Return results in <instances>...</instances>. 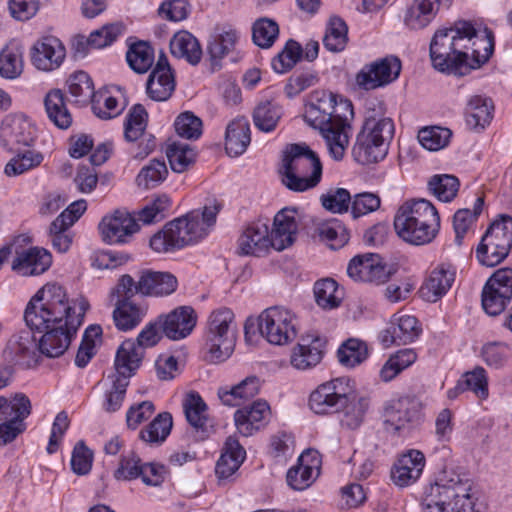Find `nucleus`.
Here are the masks:
<instances>
[{"mask_svg": "<svg viewBox=\"0 0 512 512\" xmlns=\"http://www.w3.org/2000/svg\"><path fill=\"white\" fill-rule=\"evenodd\" d=\"M237 335L235 315L229 308L222 307L211 312L208 317L204 349L210 362H222L233 353Z\"/></svg>", "mask_w": 512, "mask_h": 512, "instance_id": "nucleus-8", "label": "nucleus"}, {"mask_svg": "<svg viewBox=\"0 0 512 512\" xmlns=\"http://www.w3.org/2000/svg\"><path fill=\"white\" fill-rule=\"evenodd\" d=\"M177 287V279L166 272H144L139 281V293L150 296H164L173 293Z\"/></svg>", "mask_w": 512, "mask_h": 512, "instance_id": "nucleus-36", "label": "nucleus"}, {"mask_svg": "<svg viewBox=\"0 0 512 512\" xmlns=\"http://www.w3.org/2000/svg\"><path fill=\"white\" fill-rule=\"evenodd\" d=\"M159 326L170 340H181L191 334L197 323L195 310L190 306H180L166 315H160Z\"/></svg>", "mask_w": 512, "mask_h": 512, "instance_id": "nucleus-21", "label": "nucleus"}, {"mask_svg": "<svg viewBox=\"0 0 512 512\" xmlns=\"http://www.w3.org/2000/svg\"><path fill=\"white\" fill-rule=\"evenodd\" d=\"M44 160V155L35 150H26L12 157L4 168V173L8 177L22 175L38 166Z\"/></svg>", "mask_w": 512, "mask_h": 512, "instance_id": "nucleus-49", "label": "nucleus"}, {"mask_svg": "<svg viewBox=\"0 0 512 512\" xmlns=\"http://www.w3.org/2000/svg\"><path fill=\"white\" fill-rule=\"evenodd\" d=\"M512 299V269L503 268L493 273L482 289L484 311L491 316L502 313Z\"/></svg>", "mask_w": 512, "mask_h": 512, "instance_id": "nucleus-11", "label": "nucleus"}, {"mask_svg": "<svg viewBox=\"0 0 512 512\" xmlns=\"http://www.w3.org/2000/svg\"><path fill=\"white\" fill-rule=\"evenodd\" d=\"M415 416V411L409 408L407 401L398 400L386 407L384 423L388 431L400 433L408 428Z\"/></svg>", "mask_w": 512, "mask_h": 512, "instance_id": "nucleus-43", "label": "nucleus"}, {"mask_svg": "<svg viewBox=\"0 0 512 512\" xmlns=\"http://www.w3.org/2000/svg\"><path fill=\"white\" fill-rule=\"evenodd\" d=\"M52 264V256L48 250L31 247L17 252L11 268L22 276L40 275L47 271Z\"/></svg>", "mask_w": 512, "mask_h": 512, "instance_id": "nucleus-27", "label": "nucleus"}, {"mask_svg": "<svg viewBox=\"0 0 512 512\" xmlns=\"http://www.w3.org/2000/svg\"><path fill=\"white\" fill-rule=\"evenodd\" d=\"M394 131V122L391 118L383 114L368 112L359 133L376 140L383 139V141L390 143L393 139Z\"/></svg>", "mask_w": 512, "mask_h": 512, "instance_id": "nucleus-42", "label": "nucleus"}, {"mask_svg": "<svg viewBox=\"0 0 512 512\" xmlns=\"http://www.w3.org/2000/svg\"><path fill=\"white\" fill-rule=\"evenodd\" d=\"M166 156L171 169L174 172L182 173L194 161L195 154L188 144L172 142L166 148Z\"/></svg>", "mask_w": 512, "mask_h": 512, "instance_id": "nucleus-61", "label": "nucleus"}, {"mask_svg": "<svg viewBox=\"0 0 512 512\" xmlns=\"http://www.w3.org/2000/svg\"><path fill=\"white\" fill-rule=\"evenodd\" d=\"M339 362L346 367H355L368 357V348L365 342L358 339H348L338 349Z\"/></svg>", "mask_w": 512, "mask_h": 512, "instance_id": "nucleus-55", "label": "nucleus"}, {"mask_svg": "<svg viewBox=\"0 0 512 512\" xmlns=\"http://www.w3.org/2000/svg\"><path fill=\"white\" fill-rule=\"evenodd\" d=\"M162 334L163 333L161 327L159 326V319H157V321L149 323L145 326V328L139 333L136 341L131 339L125 340L117 351H120L125 343H132L134 347V353L139 354V360L137 361L138 369L144 355V348L156 345L160 341Z\"/></svg>", "mask_w": 512, "mask_h": 512, "instance_id": "nucleus-54", "label": "nucleus"}, {"mask_svg": "<svg viewBox=\"0 0 512 512\" xmlns=\"http://www.w3.org/2000/svg\"><path fill=\"white\" fill-rule=\"evenodd\" d=\"M31 414V402L24 394H16L2 410L0 446L13 442L26 430L25 419Z\"/></svg>", "mask_w": 512, "mask_h": 512, "instance_id": "nucleus-14", "label": "nucleus"}, {"mask_svg": "<svg viewBox=\"0 0 512 512\" xmlns=\"http://www.w3.org/2000/svg\"><path fill=\"white\" fill-rule=\"evenodd\" d=\"M270 247L268 226L261 221L249 224L238 239V253L241 255L260 256Z\"/></svg>", "mask_w": 512, "mask_h": 512, "instance_id": "nucleus-30", "label": "nucleus"}, {"mask_svg": "<svg viewBox=\"0 0 512 512\" xmlns=\"http://www.w3.org/2000/svg\"><path fill=\"white\" fill-rule=\"evenodd\" d=\"M139 354L134 353L133 344L127 342L120 351H117L115 358V371L108 375L111 381V388L105 393L103 409L108 413L116 412L122 406L129 378L137 370Z\"/></svg>", "mask_w": 512, "mask_h": 512, "instance_id": "nucleus-9", "label": "nucleus"}, {"mask_svg": "<svg viewBox=\"0 0 512 512\" xmlns=\"http://www.w3.org/2000/svg\"><path fill=\"white\" fill-rule=\"evenodd\" d=\"M257 321L260 334L270 344L286 345L297 336L296 315L285 307H269L259 315Z\"/></svg>", "mask_w": 512, "mask_h": 512, "instance_id": "nucleus-10", "label": "nucleus"}, {"mask_svg": "<svg viewBox=\"0 0 512 512\" xmlns=\"http://www.w3.org/2000/svg\"><path fill=\"white\" fill-rule=\"evenodd\" d=\"M81 324L80 317L73 316L70 325L57 326L45 331L37 344L38 353L48 358H57L63 355Z\"/></svg>", "mask_w": 512, "mask_h": 512, "instance_id": "nucleus-18", "label": "nucleus"}, {"mask_svg": "<svg viewBox=\"0 0 512 512\" xmlns=\"http://www.w3.org/2000/svg\"><path fill=\"white\" fill-rule=\"evenodd\" d=\"M44 107L48 119L59 129H68L73 122L67 108L65 95L60 89L50 90L44 97Z\"/></svg>", "mask_w": 512, "mask_h": 512, "instance_id": "nucleus-40", "label": "nucleus"}, {"mask_svg": "<svg viewBox=\"0 0 512 512\" xmlns=\"http://www.w3.org/2000/svg\"><path fill=\"white\" fill-rule=\"evenodd\" d=\"M175 89V80L167 57L161 54L152 70L147 84L148 96L155 101H166Z\"/></svg>", "mask_w": 512, "mask_h": 512, "instance_id": "nucleus-26", "label": "nucleus"}, {"mask_svg": "<svg viewBox=\"0 0 512 512\" xmlns=\"http://www.w3.org/2000/svg\"><path fill=\"white\" fill-rule=\"evenodd\" d=\"M172 428V417L169 413L158 414L150 424L141 430L140 438L150 444L162 443L170 434Z\"/></svg>", "mask_w": 512, "mask_h": 512, "instance_id": "nucleus-53", "label": "nucleus"}, {"mask_svg": "<svg viewBox=\"0 0 512 512\" xmlns=\"http://www.w3.org/2000/svg\"><path fill=\"white\" fill-rule=\"evenodd\" d=\"M36 137L35 125L22 114L9 115L0 127V142L7 150L18 146H30Z\"/></svg>", "mask_w": 512, "mask_h": 512, "instance_id": "nucleus-15", "label": "nucleus"}, {"mask_svg": "<svg viewBox=\"0 0 512 512\" xmlns=\"http://www.w3.org/2000/svg\"><path fill=\"white\" fill-rule=\"evenodd\" d=\"M24 68L23 53L17 45L5 46L0 52V76L14 80L21 76Z\"/></svg>", "mask_w": 512, "mask_h": 512, "instance_id": "nucleus-44", "label": "nucleus"}, {"mask_svg": "<svg viewBox=\"0 0 512 512\" xmlns=\"http://www.w3.org/2000/svg\"><path fill=\"white\" fill-rule=\"evenodd\" d=\"M320 455L315 450H307L298 458L286 476L287 484L294 490L302 491L312 485L320 473Z\"/></svg>", "mask_w": 512, "mask_h": 512, "instance_id": "nucleus-22", "label": "nucleus"}, {"mask_svg": "<svg viewBox=\"0 0 512 512\" xmlns=\"http://www.w3.org/2000/svg\"><path fill=\"white\" fill-rule=\"evenodd\" d=\"M167 174L168 170L165 162L153 159L142 167L136 177V182L139 187L151 189L162 183L166 179Z\"/></svg>", "mask_w": 512, "mask_h": 512, "instance_id": "nucleus-56", "label": "nucleus"}, {"mask_svg": "<svg viewBox=\"0 0 512 512\" xmlns=\"http://www.w3.org/2000/svg\"><path fill=\"white\" fill-rule=\"evenodd\" d=\"M182 406L186 420L194 429L197 439L203 440L208 437L212 425L208 418V407L199 393L194 391L187 393Z\"/></svg>", "mask_w": 512, "mask_h": 512, "instance_id": "nucleus-29", "label": "nucleus"}, {"mask_svg": "<svg viewBox=\"0 0 512 512\" xmlns=\"http://www.w3.org/2000/svg\"><path fill=\"white\" fill-rule=\"evenodd\" d=\"M472 484L466 474L445 468L434 483L425 487L422 512H471Z\"/></svg>", "mask_w": 512, "mask_h": 512, "instance_id": "nucleus-5", "label": "nucleus"}, {"mask_svg": "<svg viewBox=\"0 0 512 512\" xmlns=\"http://www.w3.org/2000/svg\"><path fill=\"white\" fill-rule=\"evenodd\" d=\"M397 235L413 245L430 243L440 228V217L434 205L426 199L405 202L394 218Z\"/></svg>", "mask_w": 512, "mask_h": 512, "instance_id": "nucleus-6", "label": "nucleus"}, {"mask_svg": "<svg viewBox=\"0 0 512 512\" xmlns=\"http://www.w3.org/2000/svg\"><path fill=\"white\" fill-rule=\"evenodd\" d=\"M298 211L296 208L285 207L274 217L273 228L269 235L271 247L282 251L291 246L298 233Z\"/></svg>", "mask_w": 512, "mask_h": 512, "instance_id": "nucleus-23", "label": "nucleus"}, {"mask_svg": "<svg viewBox=\"0 0 512 512\" xmlns=\"http://www.w3.org/2000/svg\"><path fill=\"white\" fill-rule=\"evenodd\" d=\"M457 389L472 391L479 398L488 396V379L483 367H476L472 371L464 373L457 382Z\"/></svg>", "mask_w": 512, "mask_h": 512, "instance_id": "nucleus-59", "label": "nucleus"}, {"mask_svg": "<svg viewBox=\"0 0 512 512\" xmlns=\"http://www.w3.org/2000/svg\"><path fill=\"white\" fill-rule=\"evenodd\" d=\"M451 131L444 127H426L419 131L418 140L427 150L438 151L446 147L451 138Z\"/></svg>", "mask_w": 512, "mask_h": 512, "instance_id": "nucleus-63", "label": "nucleus"}, {"mask_svg": "<svg viewBox=\"0 0 512 512\" xmlns=\"http://www.w3.org/2000/svg\"><path fill=\"white\" fill-rule=\"evenodd\" d=\"M421 328L418 320L411 315L394 314L387 327L379 334V340L385 347L393 344L405 345L418 338Z\"/></svg>", "mask_w": 512, "mask_h": 512, "instance_id": "nucleus-20", "label": "nucleus"}, {"mask_svg": "<svg viewBox=\"0 0 512 512\" xmlns=\"http://www.w3.org/2000/svg\"><path fill=\"white\" fill-rule=\"evenodd\" d=\"M369 408V400L366 397L349 399L347 404L342 407L343 413L340 419L341 425L349 429L358 428L364 420L365 414Z\"/></svg>", "mask_w": 512, "mask_h": 512, "instance_id": "nucleus-57", "label": "nucleus"}, {"mask_svg": "<svg viewBox=\"0 0 512 512\" xmlns=\"http://www.w3.org/2000/svg\"><path fill=\"white\" fill-rule=\"evenodd\" d=\"M322 163L316 152L306 144H292L284 152L279 173L282 183L294 192L316 187L322 178Z\"/></svg>", "mask_w": 512, "mask_h": 512, "instance_id": "nucleus-7", "label": "nucleus"}, {"mask_svg": "<svg viewBox=\"0 0 512 512\" xmlns=\"http://www.w3.org/2000/svg\"><path fill=\"white\" fill-rule=\"evenodd\" d=\"M147 119L148 114L142 105L136 104L130 109L124 124V135L127 141H136L143 135Z\"/></svg>", "mask_w": 512, "mask_h": 512, "instance_id": "nucleus-60", "label": "nucleus"}, {"mask_svg": "<svg viewBox=\"0 0 512 512\" xmlns=\"http://www.w3.org/2000/svg\"><path fill=\"white\" fill-rule=\"evenodd\" d=\"M88 308L86 299H77L72 305L61 285L48 283L28 302L24 320L30 329L43 332L57 326L70 325L73 316H79L82 322Z\"/></svg>", "mask_w": 512, "mask_h": 512, "instance_id": "nucleus-3", "label": "nucleus"}, {"mask_svg": "<svg viewBox=\"0 0 512 512\" xmlns=\"http://www.w3.org/2000/svg\"><path fill=\"white\" fill-rule=\"evenodd\" d=\"M417 359V354L413 349L406 348L397 351L391 355L382 366L379 376L382 381L389 382L393 380L404 369L411 366Z\"/></svg>", "mask_w": 512, "mask_h": 512, "instance_id": "nucleus-47", "label": "nucleus"}, {"mask_svg": "<svg viewBox=\"0 0 512 512\" xmlns=\"http://www.w3.org/2000/svg\"><path fill=\"white\" fill-rule=\"evenodd\" d=\"M459 180L454 175L438 174L428 181L429 191L442 202L452 201L459 190Z\"/></svg>", "mask_w": 512, "mask_h": 512, "instance_id": "nucleus-51", "label": "nucleus"}, {"mask_svg": "<svg viewBox=\"0 0 512 512\" xmlns=\"http://www.w3.org/2000/svg\"><path fill=\"white\" fill-rule=\"evenodd\" d=\"M483 237L509 252L512 247V218L501 216L489 226Z\"/></svg>", "mask_w": 512, "mask_h": 512, "instance_id": "nucleus-58", "label": "nucleus"}, {"mask_svg": "<svg viewBox=\"0 0 512 512\" xmlns=\"http://www.w3.org/2000/svg\"><path fill=\"white\" fill-rule=\"evenodd\" d=\"M123 33V25L121 23H111L102 26L90 33L87 38L81 37L75 43L77 52L83 54L91 49H101L111 45Z\"/></svg>", "mask_w": 512, "mask_h": 512, "instance_id": "nucleus-39", "label": "nucleus"}, {"mask_svg": "<svg viewBox=\"0 0 512 512\" xmlns=\"http://www.w3.org/2000/svg\"><path fill=\"white\" fill-rule=\"evenodd\" d=\"M483 206L484 198L477 197L473 205V211L463 208L455 212L453 217V227L456 234L455 241L458 245L462 243L464 235L481 214Z\"/></svg>", "mask_w": 512, "mask_h": 512, "instance_id": "nucleus-52", "label": "nucleus"}, {"mask_svg": "<svg viewBox=\"0 0 512 512\" xmlns=\"http://www.w3.org/2000/svg\"><path fill=\"white\" fill-rule=\"evenodd\" d=\"M216 203L197 209L169 222L150 239V247L158 253L173 252L205 238L216 223Z\"/></svg>", "mask_w": 512, "mask_h": 512, "instance_id": "nucleus-4", "label": "nucleus"}, {"mask_svg": "<svg viewBox=\"0 0 512 512\" xmlns=\"http://www.w3.org/2000/svg\"><path fill=\"white\" fill-rule=\"evenodd\" d=\"M270 407L266 401H255L249 406L238 409L234 413V422L238 432L251 436L262 429L268 422Z\"/></svg>", "mask_w": 512, "mask_h": 512, "instance_id": "nucleus-28", "label": "nucleus"}, {"mask_svg": "<svg viewBox=\"0 0 512 512\" xmlns=\"http://www.w3.org/2000/svg\"><path fill=\"white\" fill-rule=\"evenodd\" d=\"M146 307L128 299H118L113 310L115 326L121 331H130L137 327L146 315Z\"/></svg>", "mask_w": 512, "mask_h": 512, "instance_id": "nucleus-38", "label": "nucleus"}, {"mask_svg": "<svg viewBox=\"0 0 512 512\" xmlns=\"http://www.w3.org/2000/svg\"><path fill=\"white\" fill-rule=\"evenodd\" d=\"M171 53L178 58H185L190 64L200 62L202 49L198 40L187 31L176 33L170 41Z\"/></svg>", "mask_w": 512, "mask_h": 512, "instance_id": "nucleus-41", "label": "nucleus"}, {"mask_svg": "<svg viewBox=\"0 0 512 512\" xmlns=\"http://www.w3.org/2000/svg\"><path fill=\"white\" fill-rule=\"evenodd\" d=\"M261 382L256 376H248L232 387H222L218 390L221 402L229 407L242 405L254 398L260 391Z\"/></svg>", "mask_w": 512, "mask_h": 512, "instance_id": "nucleus-32", "label": "nucleus"}, {"mask_svg": "<svg viewBox=\"0 0 512 512\" xmlns=\"http://www.w3.org/2000/svg\"><path fill=\"white\" fill-rule=\"evenodd\" d=\"M98 229L104 242L118 244L126 243L138 231L139 225L129 212L116 210L101 220Z\"/></svg>", "mask_w": 512, "mask_h": 512, "instance_id": "nucleus-19", "label": "nucleus"}, {"mask_svg": "<svg viewBox=\"0 0 512 512\" xmlns=\"http://www.w3.org/2000/svg\"><path fill=\"white\" fill-rule=\"evenodd\" d=\"M320 239L332 249H338L344 246L349 240V234L346 228L338 220L323 223L317 228Z\"/></svg>", "mask_w": 512, "mask_h": 512, "instance_id": "nucleus-64", "label": "nucleus"}, {"mask_svg": "<svg viewBox=\"0 0 512 512\" xmlns=\"http://www.w3.org/2000/svg\"><path fill=\"white\" fill-rule=\"evenodd\" d=\"M2 357L9 366H35L38 363L39 353L32 333L30 331H21L13 335L8 340Z\"/></svg>", "mask_w": 512, "mask_h": 512, "instance_id": "nucleus-16", "label": "nucleus"}, {"mask_svg": "<svg viewBox=\"0 0 512 512\" xmlns=\"http://www.w3.org/2000/svg\"><path fill=\"white\" fill-rule=\"evenodd\" d=\"M354 112L350 100L324 90L314 91L305 106L304 120L323 136L329 155L343 159L349 145Z\"/></svg>", "mask_w": 512, "mask_h": 512, "instance_id": "nucleus-2", "label": "nucleus"}, {"mask_svg": "<svg viewBox=\"0 0 512 512\" xmlns=\"http://www.w3.org/2000/svg\"><path fill=\"white\" fill-rule=\"evenodd\" d=\"M246 457L244 448L234 437H228L225 442L224 451L216 463L215 472L220 479H227L232 476L243 463Z\"/></svg>", "mask_w": 512, "mask_h": 512, "instance_id": "nucleus-37", "label": "nucleus"}, {"mask_svg": "<svg viewBox=\"0 0 512 512\" xmlns=\"http://www.w3.org/2000/svg\"><path fill=\"white\" fill-rule=\"evenodd\" d=\"M389 145L390 143L383 139L376 140L358 133L352 147V156L357 163L362 165L377 163L386 157Z\"/></svg>", "mask_w": 512, "mask_h": 512, "instance_id": "nucleus-31", "label": "nucleus"}, {"mask_svg": "<svg viewBox=\"0 0 512 512\" xmlns=\"http://www.w3.org/2000/svg\"><path fill=\"white\" fill-rule=\"evenodd\" d=\"M348 42V27L339 17H331L323 37L324 47L333 53L341 52Z\"/></svg>", "mask_w": 512, "mask_h": 512, "instance_id": "nucleus-48", "label": "nucleus"}, {"mask_svg": "<svg viewBox=\"0 0 512 512\" xmlns=\"http://www.w3.org/2000/svg\"><path fill=\"white\" fill-rule=\"evenodd\" d=\"M348 380L336 378L317 387L310 395L309 406L316 414L338 412L348 402Z\"/></svg>", "mask_w": 512, "mask_h": 512, "instance_id": "nucleus-13", "label": "nucleus"}, {"mask_svg": "<svg viewBox=\"0 0 512 512\" xmlns=\"http://www.w3.org/2000/svg\"><path fill=\"white\" fill-rule=\"evenodd\" d=\"M324 342L315 337L304 338L302 342L293 349L291 364L298 370L310 369L320 363L323 357Z\"/></svg>", "mask_w": 512, "mask_h": 512, "instance_id": "nucleus-33", "label": "nucleus"}, {"mask_svg": "<svg viewBox=\"0 0 512 512\" xmlns=\"http://www.w3.org/2000/svg\"><path fill=\"white\" fill-rule=\"evenodd\" d=\"M283 114L282 107L274 101L260 102L254 109L253 122L263 132L273 131Z\"/></svg>", "mask_w": 512, "mask_h": 512, "instance_id": "nucleus-45", "label": "nucleus"}, {"mask_svg": "<svg viewBox=\"0 0 512 512\" xmlns=\"http://www.w3.org/2000/svg\"><path fill=\"white\" fill-rule=\"evenodd\" d=\"M126 59L132 70L143 74L151 68L154 62V50L147 42L140 41L129 47Z\"/></svg>", "mask_w": 512, "mask_h": 512, "instance_id": "nucleus-50", "label": "nucleus"}, {"mask_svg": "<svg viewBox=\"0 0 512 512\" xmlns=\"http://www.w3.org/2000/svg\"><path fill=\"white\" fill-rule=\"evenodd\" d=\"M425 467V456L419 450H409L401 455L391 468V480L400 487L405 488L418 481Z\"/></svg>", "mask_w": 512, "mask_h": 512, "instance_id": "nucleus-25", "label": "nucleus"}, {"mask_svg": "<svg viewBox=\"0 0 512 512\" xmlns=\"http://www.w3.org/2000/svg\"><path fill=\"white\" fill-rule=\"evenodd\" d=\"M314 296L318 306L331 310L340 305L343 294L335 280L325 278L315 282Z\"/></svg>", "mask_w": 512, "mask_h": 512, "instance_id": "nucleus-46", "label": "nucleus"}, {"mask_svg": "<svg viewBox=\"0 0 512 512\" xmlns=\"http://www.w3.org/2000/svg\"><path fill=\"white\" fill-rule=\"evenodd\" d=\"M456 277V268L450 263H440L431 270L420 287L419 293L427 302H437L452 287Z\"/></svg>", "mask_w": 512, "mask_h": 512, "instance_id": "nucleus-24", "label": "nucleus"}, {"mask_svg": "<svg viewBox=\"0 0 512 512\" xmlns=\"http://www.w3.org/2000/svg\"><path fill=\"white\" fill-rule=\"evenodd\" d=\"M494 51V35L487 27L477 29L469 21H457L438 29L430 43L433 67L449 74L464 75L488 61Z\"/></svg>", "mask_w": 512, "mask_h": 512, "instance_id": "nucleus-1", "label": "nucleus"}, {"mask_svg": "<svg viewBox=\"0 0 512 512\" xmlns=\"http://www.w3.org/2000/svg\"><path fill=\"white\" fill-rule=\"evenodd\" d=\"M400 71V60L394 56H387L364 65L356 74L355 81L363 90H374L395 81Z\"/></svg>", "mask_w": 512, "mask_h": 512, "instance_id": "nucleus-12", "label": "nucleus"}, {"mask_svg": "<svg viewBox=\"0 0 512 512\" xmlns=\"http://www.w3.org/2000/svg\"><path fill=\"white\" fill-rule=\"evenodd\" d=\"M494 105L490 98L480 95L471 96L466 106V123L470 129L483 130L493 118Z\"/></svg>", "mask_w": 512, "mask_h": 512, "instance_id": "nucleus-35", "label": "nucleus"}, {"mask_svg": "<svg viewBox=\"0 0 512 512\" xmlns=\"http://www.w3.org/2000/svg\"><path fill=\"white\" fill-rule=\"evenodd\" d=\"M66 49L63 43L52 36L36 41L30 49L31 64L39 71L51 72L64 62Z\"/></svg>", "mask_w": 512, "mask_h": 512, "instance_id": "nucleus-17", "label": "nucleus"}, {"mask_svg": "<svg viewBox=\"0 0 512 512\" xmlns=\"http://www.w3.org/2000/svg\"><path fill=\"white\" fill-rule=\"evenodd\" d=\"M101 334L102 328L99 325H90L86 328L75 357L76 366L79 368L87 366L95 354L96 339H98Z\"/></svg>", "mask_w": 512, "mask_h": 512, "instance_id": "nucleus-62", "label": "nucleus"}, {"mask_svg": "<svg viewBox=\"0 0 512 512\" xmlns=\"http://www.w3.org/2000/svg\"><path fill=\"white\" fill-rule=\"evenodd\" d=\"M250 142V124L246 118H236L228 124L225 133V149L230 156L242 155Z\"/></svg>", "mask_w": 512, "mask_h": 512, "instance_id": "nucleus-34", "label": "nucleus"}]
</instances>
